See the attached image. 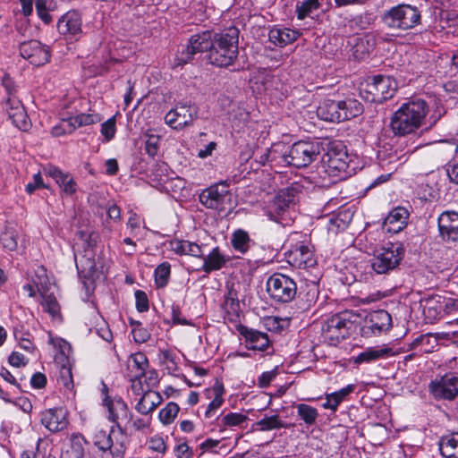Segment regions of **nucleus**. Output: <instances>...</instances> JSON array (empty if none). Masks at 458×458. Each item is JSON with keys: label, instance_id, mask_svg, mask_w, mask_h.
<instances>
[{"label": "nucleus", "instance_id": "50", "mask_svg": "<svg viewBox=\"0 0 458 458\" xmlns=\"http://www.w3.org/2000/svg\"><path fill=\"white\" fill-rule=\"evenodd\" d=\"M1 85L4 89L5 94L7 95V98H11L12 97H17L19 87L16 84L13 78L10 76L7 72H3V75L0 77Z\"/></svg>", "mask_w": 458, "mask_h": 458}, {"label": "nucleus", "instance_id": "30", "mask_svg": "<svg viewBox=\"0 0 458 458\" xmlns=\"http://www.w3.org/2000/svg\"><path fill=\"white\" fill-rule=\"evenodd\" d=\"M339 101L325 99L317 109L318 116L327 122H341V112Z\"/></svg>", "mask_w": 458, "mask_h": 458}, {"label": "nucleus", "instance_id": "17", "mask_svg": "<svg viewBox=\"0 0 458 458\" xmlns=\"http://www.w3.org/2000/svg\"><path fill=\"white\" fill-rule=\"evenodd\" d=\"M112 427L109 431L99 429L97 430L93 436L94 445L103 453V455L108 454L112 458H123L126 447L121 443H114L112 433H114Z\"/></svg>", "mask_w": 458, "mask_h": 458}, {"label": "nucleus", "instance_id": "46", "mask_svg": "<svg viewBox=\"0 0 458 458\" xmlns=\"http://www.w3.org/2000/svg\"><path fill=\"white\" fill-rule=\"evenodd\" d=\"M170 274L171 265L168 262H163L160 265H158L154 272L155 283L157 287H165L168 284Z\"/></svg>", "mask_w": 458, "mask_h": 458}, {"label": "nucleus", "instance_id": "16", "mask_svg": "<svg viewBox=\"0 0 458 458\" xmlns=\"http://www.w3.org/2000/svg\"><path fill=\"white\" fill-rule=\"evenodd\" d=\"M20 55L36 66L44 65L50 60V50L40 41L31 39L20 44Z\"/></svg>", "mask_w": 458, "mask_h": 458}, {"label": "nucleus", "instance_id": "22", "mask_svg": "<svg viewBox=\"0 0 458 458\" xmlns=\"http://www.w3.org/2000/svg\"><path fill=\"white\" fill-rule=\"evenodd\" d=\"M439 237L444 242L458 241V212L447 210L442 212L437 218Z\"/></svg>", "mask_w": 458, "mask_h": 458}, {"label": "nucleus", "instance_id": "61", "mask_svg": "<svg viewBox=\"0 0 458 458\" xmlns=\"http://www.w3.org/2000/svg\"><path fill=\"white\" fill-rule=\"evenodd\" d=\"M60 381L67 389L73 386L72 369L70 367L63 366L60 370Z\"/></svg>", "mask_w": 458, "mask_h": 458}, {"label": "nucleus", "instance_id": "8", "mask_svg": "<svg viewBox=\"0 0 458 458\" xmlns=\"http://www.w3.org/2000/svg\"><path fill=\"white\" fill-rule=\"evenodd\" d=\"M78 235L82 242L83 254L74 253L76 267L84 277L93 279L98 274L94 251L96 245L95 234L94 233L81 231Z\"/></svg>", "mask_w": 458, "mask_h": 458}, {"label": "nucleus", "instance_id": "51", "mask_svg": "<svg viewBox=\"0 0 458 458\" xmlns=\"http://www.w3.org/2000/svg\"><path fill=\"white\" fill-rule=\"evenodd\" d=\"M74 131V125L71 123L70 119H64L58 124L52 128V135L60 137L64 134H71Z\"/></svg>", "mask_w": 458, "mask_h": 458}, {"label": "nucleus", "instance_id": "36", "mask_svg": "<svg viewBox=\"0 0 458 458\" xmlns=\"http://www.w3.org/2000/svg\"><path fill=\"white\" fill-rule=\"evenodd\" d=\"M231 244L234 250L245 254L255 242L250 238L248 232L238 229L232 235Z\"/></svg>", "mask_w": 458, "mask_h": 458}, {"label": "nucleus", "instance_id": "14", "mask_svg": "<svg viewBox=\"0 0 458 458\" xmlns=\"http://www.w3.org/2000/svg\"><path fill=\"white\" fill-rule=\"evenodd\" d=\"M199 108L188 102H180L165 116V123L174 129L189 126L198 117Z\"/></svg>", "mask_w": 458, "mask_h": 458}, {"label": "nucleus", "instance_id": "31", "mask_svg": "<svg viewBox=\"0 0 458 458\" xmlns=\"http://www.w3.org/2000/svg\"><path fill=\"white\" fill-rule=\"evenodd\" d=\"M392 355H394L392 348L386 346L369 347L355 357L354 363H370L379 359L388 358Z\"/></svg>", "mask_w": 458, "mask_h": 458}, {"label": "nucleus", "instance_id": "56", "mask_svg": "<svg viewBox=\"0 0 458 458\" xmlns=\"http://www.w3.org/2000/svg\"><path fill=\"white\" fill-rule=\"evenodd\" d=\"M225 306L228 314L239 317L240 302L236 297L233 296L232 292L229 293V296L225 300Z\"/></svg>", "mask_w": 458, "mask_h": 458}, {"label": "nucleus", "instance_id": "37", "mask_svg": "<svg viewBox=\"0 0 458 458\" xmlns=\"http://www.w3.org/2000/svg\"><path fill=\"white\" fill-rule=\"evenodd\" d=\"M318 285L314 282L306 284L299 293V299L303 302L302 309L309 310L314 305L318 298Z\"/></svg>", "mask_w": 458, "mask_h": 458}, {"label": "nucleus", "instance_id": "9", "mask_svg": "<svg viewBox=\"0 0 458 458\" xmlns=\"http://www.w3.org/2000/svg\"><path fill=\"white\" fill-rule=\"evenodd\" d=\"M267 292L275 301L286 303L296 296L297 285L290 276L275 273L267 281Z\"/></svg>", "mask_w": 458, "mask_h": 458}, {"label": "nucleus", "instance_id": "25", "mask_svg": "<svg viewBox=\"0 0 458 458\" xmlns=\"http://www.w3.org/2000/svg\"><path fill=\"white\" fill-rule=\"evenodd\" d=\"M46 175L51 177L66 195H72L77 191V183L72 175L68 172H64L55 165H47L44 168Z\"/></svg>", "mask_w": 458, "mask_h": 458}, {"label": "nucleus", "instance_id": "13", "mask_svg": "<svg viewBox=\"0 0 458 458\" xmlns=\"http://www.w3.org/2000/svg\"><path fill=\"white\" fill-rule=\"evenodd\" d=\"M428 390L437 400H454L458 396V373L448 372L437 377L429 383Z\"/></svg>", "mask_w": 458, "mask_h": 458}, {"label": "nucleus", "instance_id": "32", "mask_svg": "<svg viewBox=\"0 0 458 458\" xmlns=\"http://www.w3.org/2000/svg\"><path fill=\"white\" fill-rule=\"evenodd\" d=\"M437 445L444 458H458V432L442 436Z\"/></svg>", "mask_w": 458, "mask_h": 458}, {"label": "nucleus", "instance_id": "64", "mask_svg": "<svg viewBox=\"0 0 458 458\" xmlns=\"http://www.w3.org/2000/svg\"><path fill=\"white\" fill-rule=\"evenodd\" d=\"M445 170L450 182L458 184V159L449 162Z\"/></svg>", "mask_w": 458, "mask_h": 458}, {"label": "nucleus", "instance_id": "15", "mask_svg": "<svg viewBox=\"0 0 458 458\" xmlns=\"http://www.w3.org/2000/svg\"><path fill=\"white\" fill-rule=\"evenodd\" d=\"M392 327V317L384 310H375L367 317L364 325L360 328L363 337L379 335L387 332Z\"/></svg>", "mask_w": 458, "mask_h": 458}, {"label": "nucleus", "instance_id": "40", "mask_svg": "<svg viewBox=\"0 0 458 458\" xmlns=\"http://www.w3.org/2000/svg\"><path fill=\"white\" fill-rule=\"evenodd\" d=\"M144 150L150 157H155L160 148L161 138L152 131H147L143 135Z\"/></svg>", "mask_w": 458, "mask_h": 458}, {"label": "nucleus", "instance_id": "38", "mask_svg": "<svg viewBox=\"0 0 458 458\" xmlns=\"http://www.w3.org/2000/svg\"><path fill=\"white\" fill-rule=\"evenodd\" d=\"M354 389V385H348L339 391L327 394V402L323 404V407L335 411L338 405L346 398L347 395L352 393Z\"/></svg>", "mask_w": 458, "mask_h": 458}, {"label": "nucleus", "instance_id": "53", "mask_svg": "<svg viewBox=\"0 0 458 458\" xmlns=\"http://www.w3.org/2000/svg\"><path fill=\"white\" fill-rule=\"evenodd\" d=\"M115 123V117L113 116L101 124V134L106 141H110L114 137L116 131Z\"/></svg>", "mask_w": 458, "mask_h": 458}, {"label": "nucleus", "instance_id": "24", "mask_svg": "<svg viewBox=\"0 0 458 458\" xmlns=\"http://www.w3.org/2000/svg\"><path fill=\"white\" fill-rule=\"evenodd\" d=\"M237 330L245 338L247 349L263 352L269 347L270 341L267 334L249 328L243 325L238 326Z\"/></svg>", "mask_w": 458, "mask_h": 458}, {"label": "nucleus", "instance_id": "4", "mask_svg": "<svg viewBox=\"0 0 458 458\" xmlns=\"http://www.w3.org/2000/svg\"><path fill=\"white\" fill-rule=\"evenodd\" d=\"M381 22L390 30L406 31L421 23V12L415 5L399 4L386 10L380 16Z\"/></svg>", "mask_w": 458, "mask_h": 458}, {"label": "nucleus", "instance_id": "59", "mask_svg": "<svg viewBox=\"0 0 458 458\" xmlns=\"http://www.w3.org/2000/svg\"><path fill=\"white\" fill-rule=\"evenodd\" d=\"M355 44V54L360 52L361 55L369 54L374 47V42L369 44V38L368 37L359 38Z\"/></svg>", "mask_w": 458, "mask_h": 458}, {"label": "nucleus", "instance_id": "54", "mask_svg": "<svg viewBox=\"0 0 458 458\" xmlns=\"http://www.w3.org/2000/svg\"><path fill=\"white\" fill-rule=\"evenodd\" d=\"M135 410L142 415H148L155 411V408L152 406L149 399L146 396V394H143L136 403Z\"/></svg>", "mask_w": 458, "mask_h": 458}, {"label": "nucleus", "instance_id": "11", "mask_svg": "<svg viewBox=\"0 0 458 458\" xmlns=\"http://www.w3.org/2000/svg\"><path fill=\"white\" fill-rule=\"evenodd\" d=\"M352 321L346 313L335 314L327 318L322 327V335L330 345H337L350 335Z\"/></svg>", "mask_w": 458, "mask_h": 458}, {"label": "nucleus", "instance_id": "34", "mask_svg": "<svg viewBox=\"0 0 458 458\" xmlns=\"http://www.w3.org/2000/svg\"><path fill=\"white\" fill-rule=\"evenodd\" d=\"M248 420V417L240 412H228L227 414H222L216 417V428H218V431L223 433L226 431L228 428H233L234 427L242 425Z\"/></svg>", "mask_w": 458, "mask_h": 458}, {"label": "nucleus", "instance_id": "19", "mask_svg": "<svg viewBox=\"0 0 458 458\" xmlns=\"http://www.w3.org/2000/svg\"><path fill=\"white\" fill-rule=\"evenodd\" d=\"M4 108L15 127L23 131H29L31 126L30 121L21 101L17 97L6 98Z\"/></svg>", "mask_w": 458, "mask_h": 458}, {"label": "nucleus", "instance_id": "1", "mask_svg": "<svg viewBox=\"0 0 458 458\" xmlns=\"http://www.w3.org/2000/svg\"><path fill=\"white\" fill-rule=\"evenodd\" d=\"M428 113L427 102L415 98L403 103L392 115L390 126L398 136L415 132L422 124Z\"/></svg>", "mask_w": 458, "mask_h": 458}, {"label": "nucleus", "instance_id": "3", "mask_svg": "<svg viewBox=\"0 0 458 458\" xmlns=\"http://www.w3.org/2000/svg\"><path fill=\"white\" fill-rule=\"evenodd\" d=\"M325 141L326 153L321 158V167L329 177L346 179L351 174L349 156L345 145L341 141Z\"/></svg>", "mask_w": 458, "mask_h": 458}, {"label": "nucleus", "instance_id": "12", "mask_svg": "<svg viewBox=\"0 0 458 458\" xmlns=\"http://www.w3.org/2000/svg\"><path fill=\"white\" fill-rule=\"evenodd\" d=\"M215 31L204 30L192 35L186 46L177 57L178 64H187L197 53L211 52Z\"/></svg>", "mask_w": 458, "mask_h": 458}, {"label": "nucleus", "instance_id": "43", "mask_svg": "<svg viewBox=\"0 0 458 458\" xmlns=\"http://www.w3.org/2000/svg\"><path fill=\"white\" fill-rule=\"evenodd\" d=\"M256 426L261 431L288 428V426L280 420L278 415L265 416L262 420L256 422Z\"/></svg>", "mask_w": 458, "mask_h": 458}, {"label": "nucleus", "instance_id": "52", "mask_svg": "<svg viewBox=\"0 0 458 458\" xmlns=\"http://www.w3.org/2000/svg\"><path fill=\"white\" fill-rule=\"evenodd\" d=\"M42 305L44 310L51 314L53 317L59 315L60 307L55 299V297L52 294L46 295L43 297Z\"/></svg>", "mask_w": 458, "mask_h": 458}, {"label": "nucleus", "instance_id": "58", "mask_svg": "<svg viewBox=\"0 0 458 458\" xmlns=\"http://www.w3.org/2000/svg\"><path fill=\"white\" fill-rule=\"evenodd\" d=\"M136 309L139 312H145L148 310V299L145 292L137 290L135 292Z\"/></svg>", "mask_w": 458, "mask_h": 458}, {"label": "nucleus", "instance_id": "55", "mask_svg": "<svg viewBox=\"0 0 458 458\" xmlns=\"http://www.w3.org/2000/svg\"><path fill=\"white\" fill-rule=\"evenodd\" d=\"M148 448L164 454L166 452L167 446L162 437L154 436L148 441Z\"/></svg>", "mask_w": 458, "mask_h": 458}, {"label": "nucleus", "instance_id": "33", "mask_svg": "<svg viewBox=\"0 0 458 458\" xmlns=\"http://www.w3.org/2000/svg\"><path fill=\"white\" fill-rule=\"evenodd\" d=\"M229 259H226L221 252L218 247L214 248L210 253L203 257L202 270L207 274L212 271L219 270L225 266Z\"/></svg>", "mask_w": 458, "mask_h": 458}, {"label": "nucleus", "instance_id": "57", "mask_svg": "<svg viewBox=\"0 0 458 458\" xmlns=\"http://www.w3.org/2000/svg\"><path fill=\"white\" fill-rule=\"evenodd\" d=\"M133 339L136 343L143 344L150 338V333L144 327H140V323H137V327L132 329Z\"/></svg>", "mask_w": 458, "mask_h": 458}, {"label": "nucleus", "instance_id": "47", "mask_svg": "<svg viewBox=\"0 0 458 458\" xmlns=\"http://www.w3.org/2000/svg\"><path fill=\"white\" fill-rule=\"evenodd\" d=\"M179 411L180 408L178 404L174 402H170L159 411L158 418L163 424L169 425L174 422Z\"/></svg>", "mask_w": 458, "mask_h": 458}, {"label": "nucleus", "instance_id": "18", "mask_svg": "<svg viewBox=\"0 0 458 458\" xmlns=\"http://www.w3.org/2000/svg\"><path fill=\"white\" fill-rule=\"evenodd\" d=\"M288 262L298 268L312 267L317 264L313 247L305 242H299L286 253Z\"/></svg>", "mask_w": 458, "mask_h": 458}, {"label": "nucleus", "instance_id": "45", "mask_svg": "<svg viewBox=\"0 0 458 458\" xmlns=\"http://www.w3.org/2000/svg\"><path fill=\"white\" fill-rule=\"evenodd\" d=\"M298 416L308 425H313L318 417V412L315 407L309 404L300 403L296 406Z\"/></svg>", "mask_w": 458, "mask_h": 458}, {"label": "nucleus", "instance_id": "29", "mask_svg": "<svg viewBox=\"0 0 458 458\" xmlns=\"http://www.w3.org/2000/svg\"><path fill=\"white\" fill-rule=\"evenodd\" d=\"M148 368V360L145 353L136 352L130 355L127 361L128 377L130 379H140Z\"/></svg>", "mask_w": 458, "mask_h": 458}, {"label": "nucleus", "instance_id": "10", "mask_svg": "<svg viewBox=\"0 0 458 458\" xmlns=\"http://www.w3.org/2000/svg\"><path fill=\"white\" fill-rule=\"evenodd\" d=\"M199 202L207 208L224 211L232 203V193L226 182L204 189L199 196Z\"/></svg>", "mask_w": 458, "mask_h": 458}, {"label": "nucleus", "instance_id": "63", "mask_svg": "<svg viewBox=\"0 0 458 458\" xmlns=\"http://www.w3.org/2000/svg\"><path fill=\"white\" fill-rule=\"evenodd\" d=\"M47 185L44 184L41 174L38 172L33 176V182H29L26 185V191L32 194L38 189H46Z\"/></svg>", "mask_w": 458, "mask_h": 458}, {"label": "nucleus", "instance_id": "42", "mask_svg": "<svg viewBox=\"0 0 458 458\" xmlns=\"http://www.w3.org/2000/svg\"><path fill=\"white\" fill-rule=\"evenodd\" d=\"M18 232L15 228L6 226L0 237L3 248L9 251L16 250L18 246Z\"/></svg>", "mask_w": 458, "mask_h": 458}, {"label": "nucleus", "instance_id": "35", "mask_svg": "<svg viewBox=\"0 0 458 458\" xmlns=\"http://www.w3.org/2000/svg\"><path fill=\"white\" fill-rule=\"evenodd\" d=\"M438 345V338L431 333L421 335L415 338L410 344V349H418L421 353H429L434 352Z\"/></svg>", "mask_w": 458, "mask_h": 458}, {"label": "nucleus", "instance_id": "62", "mask_svg": "<svg viewBox=\"0 0 458 458\" xmlns=\"http://www.w3.org/2000/svg\"><path fill=\"white\" fill-rule=\"evenodd\" d=\"M188 242L189 241L174 239V240L170 241L169 246H170L171 250H173L176 254L186 255Z\"/></svg>", "mask_w": 458, "mask_h": 458}, {"label": "nucleus", "instance_id": "21", "mask_svg": "<svg viewBox=\"0 0 458 458\" xmlns=\"http://www.w3.org/2000/svg\"><path fill=\"white\" fill-rule=\"evenodd\" d=\"M296 192V190L293 187L280 190L268 207L267 216L271 220L278 222L289 206L294 202Z\"/></svg>", "mask_w": 458, "mask_h": 458}, {"label": "nucleus", "instance_id": "48", "mask_svg": "<svg viewBox=\"0 0 458 458\" xmlns=\"http://www.w3.org/2000/svg\"><path fill=\"white\" fill-rule=\"evenodd\" d=\"M71 123L74 125V130L78 127L95 124L101 121L98 114H84L81 113L75 116L69 117Z\"/></svg>", "mask_w": 458, "mask_h": 458}, {"label": "nucleus", "instance_id": "6", "mask_svg": "<svg viewBox=\"0 0 458 458\" xmlns=\"http://www.w3.org/2000/svg\"><path fill=\"white\" fill-rule=\"evenodd\" d=\"M396 90L395 80L379 74L367 80L364 88L360 89V94L369 102L382 104L392 98Z\"/></svg>", "mask_w": 458, "mask_h": 458}, {"label": "nucleus", "instance_id": "20", "mask_svg": "<svg viewBox=\"0 0 458 458\" xmlns=\"http://www.w3.org/2000/svg\"><path fill=\"white\" fill-rule=\"evenodd\" d=\"M103 403L107 408L108 420L114 422L116 427L122 431L120 422L130 423L132 419V415L125 402L121 397L110 398L106 394Z\"/></svg>", "mask_w": 458, "mask_h": 458}, {"label": "nucleus", "instance_id": "44", "mask_svg": "<svg viewBox=\"0 0 458 458\" xmlns=\"http://www.w3.org/2000/svg\"><path fill=\"white\" fill-rule=\"evenodd\" d=\"M351 214L348 211H341L329 218L328 230L337 232L344 230L351 221Z\"/></svg>", "mask_w": 458, "mask_h": 458}, {"label": "nucleus", "instance_id": "41", "mask_svg": "<svg viewBox=\"0 0 458 458\" xmlns=\"http://www.w3.org/2000/svg\"><path fill=\"white\" fill-rule=\"evenodd\" d=\"M320 3L318 0H303L296 3L295 13L299 20H304L318 10Z\"/></svg>", "mask_w": 458, "mask_h": 458}, {"label": "nucleus", "instance_id": "27", "mask_svg": "<svg viewBox=\"0 0 458 458\" xmlns=\"http://www.w3.org/2000/svg\"><path fill=\"white\" fill-rule=\"evenodd\" d=\"M409 212L403 207L391 210L383 223V229L391 233H397L407 225Z\"/></svg>", "mask_w": 458, "mask_h": 458}, {"label": "nucleus", "instance_id": "49", "mask_svg": "<svg viewBox=\"0 0 458 458\" xmlns=\"http://www.w3.org/2000/svg\"><path fill=\"white\" fill-rule=\"evenodd\" d=\"M71 458H84L85 445L88 444L86 439L81 436H73L71 440Z\"/></svg>", "mask_w": 458, "mask_h": 458}, {"label": "nucleus", "instance_id": "26", "mask_svg": "<svg viewBox=\"0 0 458 458\" xmlns=\"http://www.w3.org/2000/svg\"><path fill=\"white\" fill-rule=\"evenodd\" d=\"M57 30L63 35L76 37L81 30V16L77 11H69L57 22Z\"/></svg>", "mask_w": 458, "mask_h": 458}, {"label": "nucleus", "instance_id": "23", "mask_svg": "<svg viewBox=\"0 0 458 458\" xmlns=\"http://www.w3.org/2000/svg\"><path fill=\"white\" fill-rule=\"evenodd\" d=\"M67 415V410L63 407L47 409L41 412L40 422L50 432L56 433L68 427Z\"/></svg>", "mask_w": 458, "mask_h": 458}, {"label": "nucleus", "instance_id": "2", "mask_svg": "<svg viewBox=\"0 0 458 458\" xmlns=\"http://www.w3.org/2000/svg\"><path fill=\"white\" fill-rule=\"evenodd\" d=\"M239 30L230 27L216 32L211 52L208 54L209 64L227 68L234 64L239 55Z\"/></svg>", "mask_w": 458, "mask_h": 458}, {"label": "nucleus", "instance_id": "28", "mask_svg": "<svg viewBox=\"0 0 458 458\" xmlns=\"http://www.w3.org/2000/svg\"><path fill=\"white\" fill-rule=\"evenodd\" d=\"M300 36V31L289 28L274 27L268 32L269 41L279 47L293 43Z\"/></svg>", "mask_w": 458, "mask_h": 458}, {"label": "nucleus", "instance_id": "7", "mask_svg": "<svg viewBox=\"0 0 458 458\" xmlns=\"http://www.w3.org/2000/svg\"><path fill=\"white\" fill-rule=\"evenodd\" d=\"M402 243H388L375 252L371 259V268L376 274L384 275L396 269L404 257Z\"/></svg>", "mask_w": 458, "mask_h": 458}, {"label": "nucleus", "instance_id": "39", "mask_svg": "<svg viewBox=\"0 0 458 458\" xmlns=\"http://www.w3.org/2000/svg\"><path fill=\"white\" fill-rule=\"evenodd\" d=\"M212 392L215 396L205 411V417L208 419L215 416V414L224 403L223 394L225 393V388L223 384L221 382L216 381L212 387Z\"/></svg>", "mask_w": 458, "mask_h": 458}, {"label": "nucleus", "instance_id": "5", "mask_svg": "<svg viewBox=\"0 0 458 458\" xmlns=\"http://www.w3.org/2000/svg\"><path fill=\"white\" fill-rule=\"evenodd\" d=\"M325 148V141L299 140L293 143L283 157L290 165L303 168L315 161Z\"/></svg>", "mask_w": 458, "mask_h": 458}, {"label": "nucleus", "instance_id": "60", "mask_svg": "<svg viewBox=\"0 0 458 458\" xmlns=\"http://www.w3.org/2000/svg\"><path fill=\"white\" fill-rule=\"evenodd\" d=\"M0 377L12 386H13L18 391L13 390V394L21 393L22 390L21 385L17 382L15 377L4 367L0 369Z\"/></svg>", "mask_w": 458, "mask_h": 458}]
</instances>
